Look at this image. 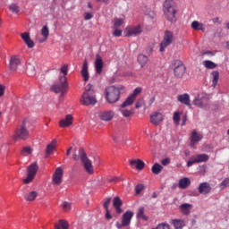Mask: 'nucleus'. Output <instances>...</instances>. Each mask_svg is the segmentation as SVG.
<instances>
[{
    "mask_svg": "<svg viewBox=\"0 0 229 229\" xmlns=\"http://www.w3.org/2000/svg\"><path fill=\"white\" fill-rule=\"evenodd\" d=\"M176 5L174 4V1L173 0H165L163 4V13L165 15V18L169 22H176Z\"/></svg>",
    "mask_w": 229,
    "mask_h": 229,
    "instance_id": "nucleus-1",
    "label": "nucleus"
},
{
    "mask_svg": "<svg viewBox=\"0 0 229 229\" xmlns=\"http://www.w3.org/2000/svg\"><path fill=\"white\" fill-rule=\"evenodd\" d=\"M82 105L85 106H94L96 103H98V99L96 98V92L92 89L91 84H88L85 88V91L81 98Z\"/></svg>",
    "mask_w": 229,
    "mask_h": 229,
    "instance_id": "nucleus-2",
    "label": "nucleus"
},
{
    "mask_svg": "<svg viewBox=\"0 0 229 229\" xmlns=\"http://www.w3.org/2000/svg\"><path fill=\"white\" fill-rule=\"evenodd\" d=\"M106 101L110 105L117 103L121 98V89L115 86H109L105 90Z\"/></svg>",
    "mask_w": 229,
    "mask_h": 229,
    "instance_id": "nucleus-3",
    "label": "nucleus"
},
{
    "mask_svg": "<svg viewBox=\"0 0 229 229\" xmlns=\"http://www.w3.org/2000/svg\"><path fill=\"white\" fill-rule=\"evenodd\" d=\"M13 140H28L30 139V131L26 129V121L23 120L21 125H18L13 136Z\"/></svg>",
    "mask_w": 229,
    "mask_h": 229,
    "instance_id": "nucleus-4",
    "label": "nucleus"
},
{
    "mask_svg": "<svg viewBox=\"0 0 229 229\" xmlns=\"http://www.w3.org/2000/svg\"><path fill=\"white\" fill-rule=\"evenodd\" d=\"M210 99H212L210 95L200 93L193 99V105L198 108H208V106H210Z\"/></svg>",
    "mask_w": 229,
    "mask_h": 229,
    "instance_id": "nucleus-5",
    "label": "nucleus"
},
{
    "mask_svg": "<svg viewBox=\"0 0 229 229\" xmlns=\"http://www.w3.org/2000/svg\"><path fill=\"white\" fill-rule=\"evenodd\" d=\"M79 157L84 167V171H86L88 174H94V165H92V161L89 159V157H87V153L83 148L79 149Z\"/></svg>",
    "mask_w": 229,
    "mask_h": 229,
    "instance_id": "nucleus-6",
    "label": "nucleus"
},
{
    "mask_svg": "<svg viewBox=\"0 0 229 229\" xmlns=\"http://www.w3.org/2000/svg\"><path fill=\"white\" fill-rule=\"evenodd\" d=\"M59 80L60 83L52 85L51 90L55 92V94H59V92H61V94L64 95L67 92V87H69V84L67 83V77L61 76Z\"/></svg>",
    "mask_w": 229,
    "mask_h": 229,
    "instance_id": "nucleus-7",
    "label": "nucleus"
},
{
    "mask_svg": "<svg viewBox=\"0 0 229 229\" xmlns=\"http://www.w3.org/2000/svg\"><path fill=\"white\" fill-rule=\"evenodd\" d=\"M173 40H174V34L170 30H165L163 40L159 45L160 53H164V51H165V48L173 44Z\"/></svg>",
    "mask_w": 229,
    "mask_h": 229,
    "instance_id": "nucleus-8",
    "label": "nucleus"
},
{
    "mask_svg": "<svg viewBox=\"0 0 229 229\" xmlns=\"http://www.w3.org/2000/svg\"><path fill=\"white\" fill-rule=\"evenodd\" d=\"M38 171V165H37V163H32L30 165H29L28 170H27V178L23 180V182L28 184L31 183L33 182L37 172Z\"/></svg>",
    "mask_w": 229,
    "mask_h": 229,
    "instance_id": "nucleus-9",
    "label": "nucleus"
},
{
    "mask_svg": "<svg viewBox=\"0 0 229 229\" xmlns=\"http://www.w3.org/2000/svg\"><path fill=\"white\" fill-rule=\"evenodd\" d=\"M142 31H144L142 25H137L127 27L124 30V33L125 37H137V35H140Z\"/></svg>",
    "mask_w": 229,
    "mask_h": 229,
    "instance_id": "nucleus-10",
    "label": "nucleus"
},
{
    "mask_svg": "<svg viewBox=\"0 0 229 229\" xmlns=\"http://www.w3.org/2000/svg\"><path fill=\"white\" fill-rule=\"evenodd\" d=\"M174 65L175 66L174 68V74L175 78H183V75L187 71V68L185 67V64H183V62L176 61Z\"/></svg>",
    "mask_w": 229,
    "mask_h": 229,
    "instance_id": "nucleus-11",
    "label": "nucleus"
},
{
    "mask_svg": "<svg viewBox=\"0 0 229 229\" xmlns=\"http://www.w3.org/2000/svg\"><path fill=\"white\" fill-rule=\"evenodd\" d=\"M208 155L207 154H199L194 157H191V159L187 162V166L191 167L194 165V164H201V162H208Z\"/></svg>",
    "mask_w": 229,
    "mask_h": 229,
    "instance_id": "nucleus-12",
    "label": "nucleus"
},
{
    "mask_svg": "<svg viewBox=\"0 0 229 229\" xmlns=\"http://www.w3.org/2000/svg\"><path fill=\"white\" fill-rule=\"evenodd\" d=\"M64 178V170L62 167H57L52 176V181L55 185H60Z\"/></svg>",
    "mask_w": 229,
    "mask_h": 229,
    "instance_id": "nucleus-13",
    "label": "nucleus"
},
{
    "mask_svg": "<svg viewBox=\"0 0 229 229\" xmlns=\"http://www.w3.org/2000/svg\"><path fill=\"white\" fill-rule=\"evenodd\" d=\"M203 140V135L199 133L196 130H193L191 135V141H190V146L191 148H194L198 142H201Z\"/></svg>",
    "mask_w": 229,
    "mask_h": 229,
    "instance_id": "nucleus-14",
    "label": "nucleus"
},
{
    "mask_svg": "<svg viewBox=\"0 0 229 229\" xmlns=\"http://www.w3.org/2000/svg\"><path fill=\"white\" fill-rule=\"evenodd\" d=\"M115 116V113L112 110H107V111H102L98 114V117L99 119H101V121H112V119H114V117Z\"/></svg>",
    "mask_w": 229,
    "mask_h": 229,
    "instance_id": "nucleus-15",
    "label": "nucleus"
},
{
    "mask_svg": "<svg viewBox=\"0 0 229 229\" xmlns=\"http://www.w3.org/2000/svg\"><path fill=\"white\" fill-rule=\"evenodd\" d=\"M133 217V211L127 210L122 218V226H128L131 223Z\"/></svg>",
    "mask_w": 229,
    "mask_h": 229,
    "instance_id": "nucleus-16",
    "label": "nucleus"
},
{
    "mask_svg": "<svg viewBox=\"0 0 229 229\" xmlns=\"http://www.w3.org/2000/svg\"><path fill=\"white\" fill-rule=\"evenodd\" d=\"M72 114H66L64 118L60 120L59 126L60 128H68V126L72 125Z\"/></svg>",
    "mask_w": 229,
    "mask_h": 229,
    "instance_id": "nucleus-17",
    "label": "nucleus"
},
{
    "mask_svg": "<svg viewBox=\"0 0 229 229\" xmlns=\"http://www.w3.org/2000/svg\"><path fill=\"white\" fill-rule=\"evenodd\" d=\"M162 121H164V115L161 113L156 112L150 115V123L154 124V126H158Z\"/></svg>",
    "mask_w": 229,
    "mask_h": 229,
    "instance_id": "nucleus-18",
    "label": "nucleus"
},
{
    "mask_svg": "<svg viewBox=\"0 0 229 229\" xmlns=\"http://www.w3.org/2000/svg\"><path fill=\"white\" fill-rule=\"evenodd\" d=\"M21 65V59L17 55L12 56L10 59V71H13V72H15L17 71V68Z\"/></svg>",
    "mask_w": 229,
    "mask_h": 229,
    "instance_id": "nucleus-19",
    "label": "nucleus"
},
{
    "mask_svg": "<svg viewBox=\"0 0 229 229\" xmlns=\"http://www.w3.org/2000/svg\"><path fill=\"white\" fill-rule=\"evenodd\" d=\"M95 71L97 74H101V72H103V58H101V55H96Z\"/></svg>",
    "mask_w": 229,
    "mask_h": 229,
    "instance_id": "nucleus-20",
    "label": "nucleus"
},
{
    "mask_svg": "<svg viewBox=\"0 0 229 229\" xmlns=\"http://www.w3.org/2000/svg\"><path fill=\"white\" fill-rule=\"evenodd\" d=\"M177 101L191 108V96L187 93L177 96Z\"/></svg>",
    "mask_w": 229,
    "mask_h": 229,
    "instance_id": "nucleus-21",
    "label": "nucleus"
},
{
    "mask_svg": "<svg viewBox=\"0 0 229 229\" xmlns=\"http://www.w3.org/2000/svg\"><path fill=\"white\" fill-rule=\"evenodd\" d=\"M130 165L131 167H136L138 171H142V169H144V167L146 166V163H144V161L140 159H134L131 160Z\"/></svg>",
    "mask_w": 229,
    "mask_h": 229,
    "instance_id": "nucleus-22",
    "label": "nucleus"
},
{
    "mask_svg": "<svg viewBox=\"0 0 229 229\" xmlns=\"http://www.w3.org/2000/svg\"><path fill=\"white\" fill-rule=\"evenodd\" d=\"M113 207L115 208L116 214H123V200L119 197L113 199Z\"/></svg>",
    "mask_w": 229,
    "mask_h": 229,
    "instance_id": "nucleus-23",
    "label": "nucleus"
},
{
    "mask_svg": "<svg viewBox=\"0 0 229 229\" xmlns=\"http://www.w3.org/2000/svg\"><path fill=\"white\" fill-rule=\"evenodd\" d=\"M21 37L29 48L35 47V43L33 42V40H31V38L30 37V33L28 32L21 33Z\"/></svg>",
    "mask_w": 229,
    "mask_h": 229,
    "instance_id": "nucleus-24",
    "label": "nucleus"
},
{
    "mask_svg": "<svg viewBox=\"0 0 229 229\" xmlns=\"http://www.w3.org/2000/svg\"><path fill=\"white\" fill-rule=\"evenodd\" d=\"M210 191H212V187H210V184L208 182H201L199 185V194H208Z\"/></svg>",
    "mask_w": 229,
    "mask_h": 229,
    "instance_id": "nucleus-25",
    "label": "nucleus"
},
{
    "mask_svg": "<svg viewBox=\"0 0 229 229\" xmlns=\"http://www.w3.org/2000/svg\"><path fill=\"white\" fill-rule=\"evenodd\" d=\"M81 76L84 81H87L89 80V63L87 62V59L84 60V63L82 65Z\"/></svg>",
    "mask_w": 229,
    "mask_h": 229,
    "instance_id": "nucleus-26",
    "label": "nucleus"
},
{
    "mask_svg": "<svg viewBox=\"0 0 229 229\" xmlns=\"http://www.w3.org/2000/svg\"><path fill=\"white\" fill-rule=\"evenodd\" d=\"M178 187L179 189H188V187H191V179L188 177L182 178L179 180Z\"/></svg>",
    "mask_w": 229,
    "mask_h": 229,
    "instance_id": "nucleus-27",
    "label": "nucleus"
},
{
    "mask_svg": "<svg viewBox=\"0 0 229 229\" xmlns=\"http://www.w3.org/2000/svg\"><path fill=\"white\" fill-rule=\"evenodd\" d=\"M149 62V57H148L144 54H140L138 55V63L140 64V67H146Z\"/></svg>",
    "mask_w": 229,
    "mask_h": 229,
    "instance_id": "nucleus-28",
    "label": "nucleus"
},
{
    "mask_svg": "<svg viewBox=\"0 0 229 229\" xmlns=\"http://www.w3.org/2000/svg\"><path fill=\"white\" fill-rule=\"evenodd\" d=\"M55 148H56V140H53L52 142L47 146L46 157H49V155L55 151Z\"/></svg>",
    "mask_w": 229,
    "mask_h": 229,
    "instance_id": "nucleus-29",
    "label": "nucleus"
},
{
    "mask_svg": "<svg viewBox=\"0 0 229 229\" xmlns=\"http://www.w3.org/2000/svg\"><path fill=\"white\" fill-rule=\"evenodd\" d=\"M191 29L197 30L198 31L205 32V26L203 25V23H200L198 21H194L191 22Z\"/></svg>",
    "mask_w": 229,
    "mask_h": 229,
    "instance_id": "nucleus-30",
    "label": "nucleus"
},
{
    "mask_svg": "<svg viewBox=\"0 0 229 229\" xmlns=\"http://www.w3.org/2000/svg\"><path fill=\"white\" fill-rule=\"evenodd\" d=\"M135 101V98L131 96H129L125 101L121 105V108H126V106H131L133 105V102Z\"/></svg>",
    "mask_w": 229,
    "mask_h": 229,
    "instance_id": "nucleus-31",
    "label": "nucleus"
},
{
    "mask_svg": "<svg viewBox=\"0 0 229 229\" xmlns=\"http://www.w3.org/2000/svg\"><path fill=\"white\" fill-rule=\"evenodd\" d=\"M162 169H164V166H162L160 164H154L151 171L153 173V174H160V173H162Z\"/></svg>",
    "mask_w": 229,
    "mask_h": 229,
    "instance_id": "nucleus-32",
    "label": "nucleus"
},
{
    "mask_svg": "<svg viewBox=\"0 0 229 229\" xmlns=\"http://www.w3.org/2000/svg\"><path fill=\"white\" fill-rule=\"evenodd\" d=\"M144 208L140 207L138 209V213H137V218L138 219H142L143 221H148V216H146V215H144Z\"/></svg>",
    "mask_w": 229,
    "mask_h": 229,
    "instance_id": "nucleus-33",
    "label": "nucleus"
},
{
    "mask_svg": "<svg viewBox=\"0 0 229 229\" xmlns=\"http://www.w3.org/2000/svg\"><path fill=\"white\" fill-rule=\"evenodd\" d=\"M191 208H192V205L191 204L181 205V211L182 212V214H191Z\"/></svg>",
    "mask_w": 229,
    "mask_h": 229,
    "instance_id": "nucleus-34",
    "label": "nucleus"
},
{
    "mask_svg": "<svg viewBox=\"0 0 229 229\" xmlns=\"http://www.w3.org/2000/svg\"><path fill=\"white\" fill-rule=\"evenodd\" d=\"M124 24V20L123 19H119V18H114V26H113V30H117L119 28H121V26Z\"/></svg>",
    "mask_w": 229,
    "mask_h": 229,
    "instance_id": "nucleus-35",
    "label": "nucleus"
},
{
    "mask_svg": "<svg viewBox=\"0 0 229 229\" xmlns=\"http://www.w3.org/2000/svg\"><path fill=\"white\" fill-rule=\"evenodd\" d=\"M120 112L123 117H131L134 114L133 109H120Z\"/></svg>",
    "mask_w": 229,
    "mask_h": 229,
    "instance_id": "nucleus-36",
    "label": "nucleus"
},
{
    "mask_svg": "<svg viewBox=\"0 0 229 229\" xmlns=\"http://www.w3.org/2000/svg\"><path fill=\"white\" fill-rule=\"evenodd\" d=\"M38 193L37 191H30L25 196V199L27 201H34V199L37 198Z\"/></svg>",
    "mask_w": 229,
    "mask_h": 229,
    "instance_id": "nucleus-37",
    "label": "nucleus"
},
{
    "mask_svg": "<svg viewBox=\"0 0 229 229\" xmlns=\"http://www.w3.org/2000/svg\"><path fill=\"white\" fill-rule=\"evenodd\" d=\"M204 66L206 67V69H216L217 67V64H216V63L212 62V61H204Z\"/></svg>",
    "mask_w": 229,
    "mask_h": 229,
    "instance_id": "nucleus-38",
    "label": "nucleus"
},
{
    "mask_svg": "<svg viewBox=\"0 0 229 229\" xmlns=\"http://www.w3.org/2000/svg\"><path fill=\"white\" fill-rule=\"evenodd\" d=\"M41 35L44 37L45 40H47V37H49V28L47 25H45L41 30Z\"/></svg>",
    "mask_w": 229,
    "mask_h": 229,
    "instance_id": "nucleus-39",
    "label": "nucleus"
},
{
    "mask_svg": "<svg viewBox=\"0 0 229 229\" xmlns=\"http://www.w3.org/2000/svg\"><path fill=\"white\" fill-rule=\"evenodd\" d=\"M173 225L175 229L183 228V221H182V220H173Z\"/></svg>",
    "mask_w": 229,
    "mask_h": 229,
    "instance_id": "nucleus-40",
    "label": "nucleus"
},
{
    "mask_svg": "<svg viewBox=\"0 0 229 229\" xmlns=\"http://www.w3.org/2000/svg\"><path fill=\"white\" fill-rule=\"evenodd\" d=\"M213 87H216L217 85V81H219V72H213Z\"/></svg>",
    "mask_w": 229,
    "mask_h": 229,
    "instance_id": "nucleus-41",
    "label": "nucleus"
},
{
    "mask_svg": "<svg viewBox=\"0 0 229 229\" xmlns=\"http://www.w3.org/2000/svg\"><path fill=\"white\" fill-rule=\"evenodd\" d=\"M220 189H226V187H229V178H225L222 181V182L219 184Z\"/></svg>",
    "mask_w": 229,
    "mask_h": 229,
    "instance_id": "nucleus-42",
    "label": "nucleus"
},
{
    "mask_svg": "<svg viewBox=\"0 0 229 229\" xmlns=\"http://www.w3.org/2000/svg\"><path fill=\"white\" fill-rule=\"evenodd\" d=\"M9 10H11V12H13V13H19V12H20L19 6H17V4H12L9 6Z\"/></svg>",
    "mask_w": 229,
    "mask_h": 229,
    "instance_id": "nucleus-43",
    "label": "nucleus"
},
{
    "mask_svg": "<svg viewBox=\"0 0 229 229\" xmlns=\"http://www.w3.org/2000/svg\"><path fill=\"white\" fill-rule=\"evenodd\" d=\"M142 92V88H136L133 90V93L131 95V97H132L134 99L137 98V96H139V94H140Z\"/></svg>",
    "mask_w": 229,
    "mask_h": 229,
    "instance_id": "nucleus-44",
    "label": "nucleus"
},
{
    "mask_svg": "<svg viewBox=\"0 0 229 229\" xmlns=\"http://www.w3.org/2000/svg\"><path fill=\"white\" fill-rule=\"evenodd\" d=\"M173 119L175 124H180V113L174 112Z\"/></svg>",
    "mask_w": 229,
    "mask_h": 229,
    "instance_id": "nucleus-45",
    "label": "nucleus"
},
{
    "mask_svg": "<svg viewBox=\"0 0 229 229\" xmlns=\"http://www.w3.org/2000/svg\"><path fill=\"white\" fill-rule=\"evenodd\" d=\"M63 209L64 212H69V210H71V203L64 201L63 203Z\"/></svg>",
    "mask_w": 229,
    "mask_h": 229,
    "instance_id": "nucleus-46",
    "label": "nucleus"
},
{
    "mask_svg": "<svg viewBox=\"0 0 229 229\" xmlns=\"http://www.w3.org/2000/svg\"><path fill=\"white\" fill-rule=\"evenodd\" d=\"M144 191V184H138L135 187V192L136 194H139L140 192H142Z\"/></svg>",
    "mask_w": 229,
    "mask_h": 229,
    "instance_id": "nucleus-47",
    "label": "nucleus"
},
{
    "mask_svg": "<svg viewBox=\"0 0 229 229\" xmlns=\"http://www.w3.org/2000/svg\"><path fill=\"white\" fill-rule=\"evenodd\" d=\"M110 203H112V198L106 199V201L104 202V208L106 210H108V207H109Z\"/></svg>",
    "mask_w": 229,
    "mask_h": 229,
    "instance_id": "nucleus-48",
    "label": "nucleus"
},
{
    "mask_svg": "<svg viewBox=\"0 0 229 229\" xmlns=\"http://www.w3.org/2000/svg\"><path fill=\"white\" fill-rule=\"evenodd\" d=\"M27 72H30L31 75L35 74V67L32 64H28Z\"/></svg>",
    "mask_w": 229,
    "mask_h": 229,
    "instance_id": "nucleus-49",
    "label": "nucleus"
},
{
    "mask_svg": "<svg viewBox=\"0 0 229 229\" xmlns=\"http://www.w3.org/2000/svg\"><path fill=\"white\" fill-rule=\"evenodd\" d=\"M59 223L63 229H69V224L67 223V221L60 220Z\"/></svg>",
    "mask_w": 229,
    "mask_h": 229,
    "instance_id": "nucleus-50",
    "label": "nucleus"
},
{
    "mask_svg": "<svg viewBox=\"0 0 229 229\" xmlns=\"http://www.w3.org/2000/svg\"><path fill=\"white\" fill-rule=\"evenodd\" d=\"M61 72L64 74L63 76H64L66 78V74L69 72V67L67 65H64L61 69H60Z\"/></svg>",
    "mask_w": 229,
    "mask_h": 229,
    "instance_id": "nucleus-51",
    "label": "nucleus"
},
{
    "mask_svg": "<svg viewBox=\"0 0 229 229\" xmlns=\"http://www.w3.org/2000/svg\"><path fill=\"white\" fill-rule=\"evenodd\" d=\"M113 35L114 37H121V35H123V30L119 29H114Z\"/></svg>",
    "mask_w": 229,
    "mask_h": 229,
    "instance_id": "nucleus-52",
    "label": "nucleus"
},
{
    "mask_svg": "<svg viewBox=\"0 0 229 229\" xmlns=\"http://www.w3.org/2000/svg\"><path fill=\"white\" fill-rule=\"evenodd\" d=\"M94 15L90 13H84V21H90V19H92Z\"/></svg>",
    "mask_w": 229,
    "mask_h": 229,
    "instance_id": "nucleus-53",
    "label": "nucleus"
},
{
    "mask_svg": "<svg viewBox=\"0 0 229 229\" xmlns=\"http://www.w3.org/2000/svg\"><path fill=\"white\" fill-rule=\"evenodd\" d=\"M144 105V99H140L135 104V108H140Z\"/></svg>",
    "mask_w": 229,
    "mask_h": 229,
    "instance_id": "nucleus-54",
    "label": "nucleus"
},
{
    "mask_svg": "<svg viewBox=\"0 0 229 229\" xmlns=\"http://www.w3.org/2000/svg\"><path fill=\"white\" fill-rule=\"evenodd\" d=\"M21 153L24 154V153H28V155L31 154V148L30 147H24L21 150Z\"/></svg>",
    "mask_w": 229,
    "mask_h": 229,
    "instance_id": "nucleus-55",
    "label": "nucleus"
},
{
    "mask_svg": "<svg viewBox=\"0 0 229 229\" xmlns=\"http://www.w3.org/2000/svg\"><path fill=\"white\" fill-rule=\"evenodd\" d=\"M2 96H4V85L0 84V98H2Z\"/></svg>",
    "mask_w": 229,
    "mask_h": 229,
    "instance_id": "nucleus-56",
    "label": "nucleus"
},
{
    "mask_svg": "<svg viewBox=\"0 0 229 229\" xmlns=\"http://www.w3.org/2000/svg\"><path fill=\"white\" fill-rule=\"evenodd\" d=\"M163 165H167L169 164V158H165L161 161Z\"/></svg>",
    "mask_w": 229,
    "mask_h": 229,
    "instance_id": "nucleus-57",
    "label": "nucleus"
},
{
    "mask_svg": "<svg viewBox=\"0 0 229 229\" xmlns=\"http://www.w3.org/2000/svg\"><path fill=\"white\" fill-rule=\"evenodd\" d=\"M106 219H112V216L110 215V211L108 209L106 210Z\"/></svg>",
    "mask_w": 229,
    "mask_h": 229,
    "instance_id": "nucleus-58",
    "label": "nucleus"
},
{
    "mask_svg": "<svg viewBox=\"0 0 229 229\" xmlns=\"http://www.w3.org/2000/svg\"><path fill=\"white\" fill-rule=\"evenodd\" d=\"M146 51H147V53H148V55H150V53L153 52V47H148Z\"/></svg>",
    "mask_w": 229,
    "mask_h": 229,
    "instance_id": "nucleus-59",
    "label": "nucleus"
},
{
    "mask_svg": "<svg viewBox=\"0 0 229 229\" xmlns=\"http://www.w3.org/2000/svg\"><path fill=\"white\" fill-rule=\"evenodd\" d=\"M73 160H74L75 162H78V161L80 160V156L77 155V154H73Z\"/></svg>",
    "mask_w": 229,
    "mask_h": 229,
    "instance_id": "nucleus-60",
    "label": "nucleus"
},
{
    "mask_svg": "<svg viewBox=\"0 0 229 229\" xmlns=\"http://www.w3.org/2000/svg\"><path fill=\"white\" fill-rule=\"evenodd\" d=\"M185 123H187V115H184L182 117V126H185Z\"/></svg>",
    "mask_w": 229,
    "mask_h": 229,
    "instance_id": "nucleus-61",
    "label": "nucleus"
},
{
    "mask_svg": "<svg viewBox=\"0 0 229 229\" xmlns=\"http://www.w3.org/2000/svg\"><path fill=\"white\" fill-rule=\"evenodd\" d=\"M71 151H72V147H70L66 151V157H69L71 155Z\"/></svg>",
    "mask_w": 229,
    "mask_h": 229,
    "instance_id": "nucleus-62",
    "label": "nucleus"
},
{
    "mask_svg": "<svg viewBox=\"0 0 229 229\" xmlns=\"http://www.w3.org/2000/svg\"><path fill=\"white\" fill-rule=\"evenodd\" d=\"M98 3H104L105 4H108L110 3V0H97Z\"/></svg>",
    "mask_w": 229,
    "mask_h": 229,
    "instance_id": "nucleus-63",
    "label": "nucleus"
},
{
    "mask_svg": "<svg viewBox=\"0 0 229 229\" xmlns=\"http://www.w3.org/2000/svg\"><path fill=\"white\" fill-rule=\"evenodd\" d=\"M55 229H61L60 225H55Z\"/></svg>",
    "mask_w": 229,
    "mask_h": 229,
    "instance_id": "nucleus-64",
    "label": "nucleus"
}]
</instances>
